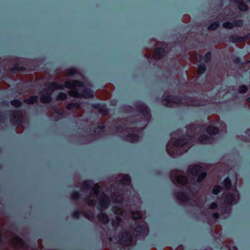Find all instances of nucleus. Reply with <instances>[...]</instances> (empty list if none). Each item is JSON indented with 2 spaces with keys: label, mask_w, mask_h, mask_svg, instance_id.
Returning a JSON list of instances; mask_svg holds the SVG:
<instances>
[{
  "label": "nucleus",
  "mask_w": 250,
  "mask_h": 250,
  "mask_svg": "<svg viewBox=\"0 0 250 250\" xmlns=\"http://www.w3.org/2000/svg\"><path fill=\"white\" fill-rule=\"evenodd\" d=\"M211 139V137L208 136V135L203 134H202L201 135H200L198 138L197 140L199 142H200L201 144H206L208 142V141Z\"/></svg>",
  "instance_id": "393cba45"
},
{
  "label": "nucleus",
  "mask_w": 250,
  "mask_h": 250,
  "mask_svg": "<svg viewBox=\"0 0 250 250\" xmlns=\"http://www.w3.org/2000/svg\"><path fill=\"white\" fill-rule=\"evenodd\" d=\"M124 139L130 143H135L139 141L140 136L137 134L129 133L125 136Z\"/></svg>",
  "instance_id": "f3484780"
},
{
  "label": "nucleus",
  "mask_w": 250,
  "mask_h": 250,
  "mask_svg": "<svg viewBox=\"0 0 250 250\" xmlns=\"http://www.w3.org/2000/svg\"><path fill=\"white\" fill-rule=\"evenodd\" d=\"M207 70V65L205 63L201 62L197 65V74L201 76L204 74Z\"/></svg>",
  "instance_id": "5701e85b"
},
{
  "label": "nucleus",
  "mask_w": 250,
  "mask_h": 250,
  "mask_svg": "<svg viewBox=\"0 0 250 250\" xmlns=\"http://www.w3.org/2000/svg\"><path fill=\"white\" fill-rule=\"evenodd\" d=\"M131 217L133 220H140L142 218V215L139 211H132L131 212Z\"/></svg>",
  "instance_id": "7c9ffc66"
},
{
  "label": "nucleus",
  "mask_w": 250,
  "mask_h": 250,
  "mask_svg": "<svg viewBox=\"0 0 250 250\" xmlns=\"http://www.w3.org/2000/svg\"><path fill=\"white\" fill-rule=\"evenodd\" d=\"M81 194L78 191H74L70 194V197L74 200L77 201L80 199Z\"/></svg>",
  "instance_id": "4c0bfd02"
},
{
  "label": "nucleus",
  "mask_w": 250,
  "mask_h": 250,
  "mask_svg": "<svg viewBox=\"0 0 250 250\" xmlns=\"http://www.w3.org/2000/svg\"><path fill=\"white\" fill-rule=\"evenodd\" d=\"M50 86L48 88L44 89L42 92L44 95L51 94L54 89H63L64 87L72 89L69 92V95L72 97L85 99L91 98L94 97L93 91L89 88L85 86V83L79 80H73L71 81H66L64 85L59 84L56 82L49 83Z\"/></svg>",
  "instance_id": "f257e3e1"
},
{
  "label": "nucleus",
  "mask_w": 250,
  "mask_h": 250,
  "mask_svg": "<svg viewBox=\"0 0 250 250\" xmlns=\"http://www.w3.org/2000/svg\"><path fill=\"white\" fill-rule=\"evenodd\" d=\"M188 170L190 175L197 177V182L199 183H201L207 176V173L203 167L199 164L190 165Z\"/></svg>",
  "instance_id": "f03ea898"
},
{
  "label": "nucleus",
  "mask_w": 250,
  "mask_h": 250,
  "mask_svg": "<svg viewBox=\"0 0 250 250\" xmlns=\"http://www.w3.org/2000/svg\"><path fill=\"white\" fill-rule=\"evenodd\" d=\"M99 204L97 207L98 210L103 211L104 209L107 208L110 205V199L104 192H102L99 198Z\"/></svg>",
  "instance_id": "0eeeda50"
},
{
  "label": "nucleus",
  "mask_w": 250,
  "mask_h": 250,
  "mask_svg": "<svg viewBox=\"0 0 250 250\" xmlns=\"http://www.w3.org/2000/svg\"><path fill=\"white\" fill-rule=\"evenodd\" d=\"M224 40L225 42H231L232 43L241 42V37L239 36L237 34L234 33L225 37Z\"/></svg>",
  "instance_id": "ddd939ff"
},
{
  "label": "nucleus",
  "mask_w": 250,
  "mask_h": 250,
  "mask_svg": "<svg viewBox=\"0 0 250 250\" xmlns=\"http://www.w3.org/2000/svg\"><path fill=\"white\" fill-rule=\"evenodd\" d=\"M117 132H123L125 131V127L122 125H118L115 127Z\"/></svg>",
  "instance_id": "09e8293b"
},
{
  "label": "nucleus",
  "mask_w": 250,
  "mask_h": 250,
  "mask_svg": "<svg viewBox=\"0 0 250 250\" xmlns=\"http://www.w3.org/2000/svg\"><path fill=\"white\" fill-rule=\"evenodd\" d=\"M81 214L82 212L81 211L78 209H76L72 212L71 215L72 218L75 219H79L80 218Z\"/></svg>",
  "instance_id": "37998d69"
},
{
  "label": "nucleus",
  "mask_w": 250,
  "mask_h": 250,
  "mask_svg": "<svg viewBox=\"0 0 250 250\" xmlns=\"http://www.w3.org/2000/svg\"><path fill=\"white\" fill-rule=\"evenodd\" d=\"M233 62L235 64H240L242 63V61L239 57H236L233 59Z\"/></svg>",
  "instance_id": "3c124183"
},
{
  "label": "nucleus",
  "mask_w": 250,
  "mask_h": 250,
  "mask_svg": "<svg viewBox=\"0 0 250 250\" xmlns=\"http://www.w3.org/2000/svg\"><path fill=\"white\" fill-rule=\"evenodd\" d=\"M212 217L214 219H218L219 217V214L218 212H214L212 214Z\"/></svg>",
  "instance_id": "6e6d98bb"
},
{
  "label": "nucleus",
  "mask_w": 250,
  "mask_h": 250,
  "mask_svg": "<svg viewBox=\"0 0 250 250\" xmlns=\"http://www.w3.org/2000/svg\"><path fill=\"white\" fill-rule=\"evenodd\" d=\"M218 205L216 202H212L210 205L209 208L211 209H215L217 208Z\"/></svg>",
  "instance_id": "603ef678"
},
{
  "label": "nucleus",
  "mask_w": 250,
  "mask_h": 250,
  "mask_svg": "<svg viewBox=\"0 0 250 250\" xmlns=\"http://www.w3.org/2000/svg\"><path fill=\"white\" fill-rule=\"evenodd\" d=\"M220 23L219 21H215L214 22L211 23L208 27V29L209 30H214L217 29L220 26Z\"/></svg>",
  "instance_id": "473e14b6"
},
{
  "label": "nucleus",
  "mask_w": 250,
  "mask_h": 250,
  "mask_svg": "<svg viewBox=\"0 0 250 250\" xmlns=\"http://www.w3.org/2000/svg\"><path fill=\"white\" fill-rule=\"evenodd\" d=\"M91 107L93 109L98 110L99 113L104 116L106 115L109 112V110L104 104H102L101 103H93L91 104Z\"/></svg>",
  "instance_id": "9d476101"
},
{
  "label": "nucleus",
  "mask_w": 250,
  "mask_h": 250,
  "mask_svg": "<svg viewBox=\"0 0 250 250\" xmlns=\"http://www.w3.org/2000/svg\"><path fill=\"white\" fill-rule=\"evenodd\" d=\"M248 88L247 86L244 84H242L239 86L238 88V92L241 94H244L247 92Z\"/></svg>",
  "instance_id": "a18cd8bd"
},
{
  "label": "nucleus",
  "mask_w": 250,
  "mask_h": 250,
  "mask_svg": "<svg viewBox=\"0 0 250 250\" xmlns=\"http://www.w3.org/2000/svg\"><path fill=\"white\" fill-rule=\"evenodd\" d=\"M14 239L21 247H23L24 246V242L22 238L20 237L16 236L15 237Z\"/></svg>",
  "instance_id": "de8ad7c7"
},
{
  "label": "nucleus",
  "mask_w": 250,
  "mask_h": 250,
  "mask_svg": "<svg viewBox=\"0 0 250 250\" xmlns=\"http://www.w3.org/2000/svg\"><path fill=\"white\" fill-rule=\"evenodd\" d=\"M232 250H238V249L236 246H234L232 247Z\"/></svg>",
  "instance_id": "052dcab7"
},
{
  "label": "nucleus",
  "mask_w": 250,
  "mask_h": 250,
  "mask_svg": "<svg viewBox=\"0 0 250 250\" xmlns=\"http://www.w3.org/2000/svg\"><path fill=\"white\" fill-rule=\"evenodd\" d=\"M244 24V21L242 20H235L233 22L229 21L225 22L223 23V26L225 28L231 29L234 26L241 27Z\"/></svg>",
  "instance_id": "9b49d317"
},
{
  "label": "nucleus",
  "mask_w": 250,
  "mask_h": 250,
  "mask_svg": "<svg viewBox=\"0 0 250 250\" xmlns=\"http://www.w3.org/2000/svg\"><path fill=\"white\" fill-rule=\"evenodd\" d=\"M91 189L93 190L94 195L97 196L100 192L101 187L99 184L96 183Z\"/></svg>",
  "instance_id": "79ce46f5"
},
{
  "label": "nucleus",
  "mask_w": 250,
  "mask_h": 250,
  "mask_svg": "<svg viewBox=\"0 0 250 250\" xmlns=\"http://www.w3.org/2000/svg\"><path fill=\"white\" fill-rule=\"evenodd\" d=\"M116 220V224L117 225L119 226L121 223L122 222V219L119 216H116L115 217Z\"/></svg>",
  "instance_id": "5fc2aeb1"
},
{
  "label": "nucleus",
  "mask_w": 250,
  "mask_h": 250,
  "mask_svg": "<svg viewBox=\"0 0 250 250\" xmlns=\"http://www.w3.org/2000/svg\"><path fill=\"white\" fill-rule=\"evenodd\" d=\"M93 184L92 180H88L83 181L82 183V190H89L92 188L91 185Z\"/></svg>",
  "instance_id": "4be33fe9"
},
{
  "label": "nucleus",
  "mask_w": 250,
  "mask_h": 250,
  "mask_svg": "<svg viewBox=\"0 0 250 250\" xmlns=\"http://www.w3.org/2000/svg\"><path fill=\"white\" fill-rule=\"evenodd\" d=\"M67 99V95L64 92H60L56 96V99L58 101H64Z\"/></svg>",
  "instance_id": "e433bc0d"
},
{
  "label": "nucleus",
  "mask_w": 250,
  "mask_h": 250,
  "mask_svg": "<svg viewBox=\"0 0 250 250\" xmlns=\"http://www.w3.org/2000/svg\"><path fill=\"white\" fill-rule=\"evenodd\" d=\"M237 203V199L235 198L234 194L232 193H227L225 197L224 205L221 207L222 211L228 212L230 211L233 205Z\"/></svg>",
  "instance_id": "7ed1b4c3"
},
{
  "label": "nucleus",
  "mask_w": 250,
  "mask_h": 250,
  "mask_svg": "<svg viewBox=\"0 0 250 250\" xmlns=\"http://www.w3.org/2000/svg\"><path fill=\"white\" fill-rule=\"evenodd\" d=\"M238 9L241 12H246L249 10L248 6L244 1H239L237 3Z\"/></svg>",
  "instance_id": "c85d7f7f"
},
{
  "label": "nucleus",
  "mask_w": 250,
  "mask_h": 250,
  "mask_svg": "<svg viewBox=\"0 0 250 250\" xmlns=\"http://www.w3.org/2000/svg\"><path fill=\"white\" fill-rule=\"evenodd\" d=\"M39 97L36 95L30 96L29 98L24 99L23 102L27 104H32L38 102Z\"/></svg>",
  "instance_id": "b1692460"
},
{
  "label": "nucleus",
  "mask_w": 250,
  "mask_h": 250,
  "mask_svg": "<svg viewBox=\"0 0 250 250\" xmlns=\"http://www.w3.org/2000/svg\"><path fill=\"white\" fill-rule=\"evenodd\" d=\"M223 184L227 189H229L232 186L231 182L228 177L225 178L223 182Z\"/></svg>",
  "instance_id": "72a5a7b5"
},
{
  "label": "nucleus",
  "mask_w": 250,
  "mask_h": 250,
  "mask_svg": "<svg viewBox=\"0 0 250 250\" xmlns=\"http://www.w3.org/2000/svg\"><path fill=\"white\" fill-rule=\"evenodd\" d=\"M177 45L179 46H180V47H182L183 45V41L182 40H180V41H178L177 42Z\"/></svg>",
  "instance_id": "4d7b16f0"
},
{
  "label": "nucleus",
  "mask_w": 250,
  "mask_h": 250,
  "mask_svg": "<svg viewBox=\"0 0 250 250\" xmlns=\"http://www.w3.org/2000/svg\"><path fill=\"white\" fill-rule=\"evenodd\" d=\"M2 242V236L0 234V243Z\"/></svg>",
  "instance_id": "0e129e2a"
},
{
  "label": "nucleus",
  "mask_w": 250,
  "mask_h": 250,
  "mask_svg": "<svg viewBox=\"0 0 250 250\" xmlns=\"http://www.w3.org/2000/svg\"><path fill=\"white\" fill-rule=\"evenodd\" d=\"M53 107H54L55 108V113L59 115H61V116H62L63 115V112L59 109L57 108L55 105H53Z\"/></svg>",
  "instance_id": "864d4df0"
},
{
  "label": "nucleus",
  "mask_w": 250,
  "mask_h": 250,
  "mask_svg": "<svg viewBox=\"0 0 250 250\" xmlns=\"http://www.w3.org/2000/svg\"><path fill=\"white\" fill-rule=\"evenodd\" d=\"M205 126L204 125L190 124L186 126V128L191 132H193L194 129H198L200 131H203Z\"/></svg>",
  "instance_id": "a211bd4d"
},
{
  "label": "nucleus",
  "mask_w": 250,
  "mask_h": 250,
  "mask_svg": "<svg viewBox=\"0 0 250 250\" xmlns=\"http://www.w3.org/2000/svg\"><path fill=\"white\" fill-rule=\"evenodd\" d=\"M19 89L21 91L26 92L28 90L29 86L25 83H20L18 86Z\"/></svg>",
  "instance_id": "a19ab883"
},
{
  "label": "nucleus",
  "mask_w": 250,
  "mask_h": 250,
  "mask_svg": "<svg viewBox=\"0 0 250 250\" xmlns=\"http://www.w3.org/2000/svg\"><path fill=\"white\" fill-rule=\"evenodd\" d=\"M80 107L81 104L79 102H70L66 105V108L68 110H70L73 108L78 109Z\"/></svg>",
  "instance_id": "cd10ccee"
},
{
  "label": "nucleus",
  "mask_w": 250,
  "mask_h": 250,
  "mask_svg": "<svg viewBox=\"0 0 250 250\" xmlns=\"http://www.w3.org/2000/svg\"><path fill=\"white\" fill-rule=\"evenodd\" d=\"M83 215L89 221H92L94 218V215L92 212H84Z\"/></svg>",
  "instance_id": "c03bdc74"
},
{
  "label": "nucleus",
  "mask_w": 250,
  "mask_h": 250,
  "mask_svg": "<svg viewBox=\"0 0 250 250\" xmlns=\"http://www.w3.org/2000/svg\"><path fill=\"white\" fill-rule=\"evenodd\" d=\"M97 127L92 130V132L97 135H101L105 132V126L103 123L99 122Z\"/></svg>",
  "instance_id": "aec40b11"
},
{
  "label": "nucleus",
  "mask_w": 250,
  "mask_h": 250,
  "mask_svg": "<svg viewBox=\"0 0 250 250\" xmlns=\"http://www.w3.org/2000/svg\"><path fill=\"white\" fill-rule=\"evenodd\" d=\"M250 38V33H248L247 35L241 37V42H245Z\"/></svg>",
  "instance_id": "8fccbe9b"
},
{
  "label": "nucleus",
  "mask_w": 250,
  "mask_h": 250,
  "mask_svg": "<svg viewBox=\"0 0 250 250\" xmlns=\"http://www.w3.org/2000/svg\"><path fill=\"white\" fill-rule=\"evenodd\" d=\"M184 136L186 137L178 138L173 142V145L175 147H180L186 146L188 143L189 140L192 138V136L189 135L184 134Z\"/></svg>",
  "instance_id": "1a4fd4ad"
},
{
  "label": "nucleus",
  "mask_w": 250,
  "mask_h": 250,
  "mask_svg": "<svg viewBox=\"0 0 250 250\" xmlns=\"http://www.w3.org/2000/svg\"><path fill=\"white\" fill-rule=\"evenodd\" d=\"M97 217L99 221L104 224H106L109 222L108 217L104 212L99 213Z\"/></svg>",
  "instance_id": "412c9836"
},
{
  "label": "nucleus",
  "mask_w": 250,
  "mask_h": 250,
  "mask_svg": "<svg viewBox=\"0 0 250 250\" xmlns=\"http://www.w3.org/2000/svg\"><path fill=\"white\" fill-rule=\"evenodd\" d=\"M174 178L178 184L186 186L188 183V178L185 175L175 174Z\"/></svg>",
  "instance_id": "4468645a"
},
{
  "label": "nucleus",
  "mask_w": 250,
  "mask_h": 250,
  "mask_svg": "<svg viewBox=\"0 0 250 250\" xmlns=\"http://www.w3.org/2000/svg\"><path fill=\"white\" fill-rule=\"evenodd\" d=\"M222 190V188L221 186L218 185H215L212 189V193L214 194V195H218L219 193H220Z\"/></svg>",
  "instance_id": "f704fd0d"
},
{
  "label": "nucleus",
  "mask_w": 250,
  "mask_h": 250,
  "mask_svg": "<svg viewBox=\"0 0 250 250\" xmlns=\"http://www.w3.org/2000/svg\"><path fill=\"white\" fill-rule=\"evenodd\" d=\"M131 178L128 174H125L123 176L122 179L120 180V183L122 185L128 186L131 183Z\"/></svg>",
  "instance_id": "a878e982"
},
{
  "label": "nucleus",
  "mask_w": 250,
  "mask_h": 250,
  "mask_svg": "<svg viewBox=\"0 0 250 250\" xmlns=\"http://www.w3.org/2000/svg\"><path fill=\"white\" fill-rule=\"evenodd\" d=\"M27 70L26 66H19L17 63H15L13 67L10 69V72L13 74H16L17 72H25Z\"/></svg>",
  "instance_id": "dca6fc26"
},
{
  "label": "nucleus",
  "mask_w": 250,
  "mask_h": 250,
  "mask_svg": "<svg viewBox=\"0 0 250 250\" xmlns=\"http://www.w3.org/2000/svg\"><path fill=\"white\" fill-rule=\"evenodd\" d=\"M212 55L210 52H208L205 55L202 56L203 61L205 63H208L211 62Z\"/></svg>",
  "instance_id": "2f4dec72"
},
{
  "label": "nucleus",
  "mask_w": 250,
  "mask_h": 250,
  "mask_svg": "<svg viewBox=\"0 0 250 250\" xmlns=\"http://www.w3.org/2000/svg\"><path fill=\"white\" fill-rule=\"evenodd\" d=\"M120 244L126 247H130L135 243V240L131 232L125 230L119 236Z\"/></svg>",
  "instance_id": "20e7f679"
},
{
  "label": "nucleus",
  "mask_w": 250,
  "mask_h": 250,
  "mask_svg": "<svg viewBox=\"0 0 250 250\" xmlns=\"http://www.w3.org/2000/svg\"><path fill=\"white\" fill-rule=\"evenodd\" d=\"M247 101L248 102V103H250V97H249L247 98Z\"/></svg>",
  "instance_id": "e2e57ef3"
},
{
  "label": "nucleus",
  "mask_w": 250,
  "mask_h": 250,
  "mask_svg": "<svg viewBox=\"0 0 250 250\" xmlns=\"http://www.w3.org/2000/svg\"><path fill=\"white\" fill-rule=\"evenodd\" d=\"M173 96L174 95H169L165 96V95H164L163 96V100L168 104H173V102H174Z\"/></svg>",
  "instance_id": "c9c22d12"
},
{
  "label": "nucleus",
  "mask_w": 250,
  "mask_h": 250,
  "mask_svg": "<svg viewBox=\"0 0 250 250\" xmlns=\"http://www.w3.org/2000/svg\"><path fill=\"white\" fill-rule=\"evenodd\" d=\"M250 63V60L248 61H247L245 63Z\"/></svg>",
  "instance_id": "69168bd1"
},
{
  "label": "nucleus",
  "mask_w": 250,
  "mask_h": 250,
  "mask_svg": "<svg viewBox=\"0 0 250 250\" xmlns=\"http://www.w3.org/2000/svg\"><path fill=\"white\" fill-rule=\"evenodd\" d=\"M235 1V2L237 3H238L239 1H243L244 0H234Z\"/></svg>",
  "instance_id": "680f3d73"
},
{
  "label": "nucleus",
  "mask_w": 250,
  "mask_h": 250,
  "mask_svg": "<svg viewBox=\"0 0 250 250\" xmlns=\"http://www.w3.org/2000/svg\"><path fill=\"white\" fill-rule=\"evenodd\" d=\"M10 122L16 125H21L23 124L24 117L21 110L16 109L9 113Z\"/></svg>",
  "instance_id": "39448f33"
},
{
  "label": "nucleus",
  "mask_w": 250,
  "mask_h": 250,
  "mask_svg": "<svg viewBox=\"0 0 250 250\" xmlns=\"http://www.w3.org/2000/svg\"><path fill=\"white\" fill-rule=\"evenodd\" d=\"M181 38L182 40H184V39L186 40L187 39V36H184V35H181Z\"/></svg>",
  "instance_id": "bf43d9fd"
},
{
  "label": "nucleus",
  "mask_w": 250,
  "mask_h": 250,
  "mask_svg": "<svg viewBox=\"0 0 250 250\" xmlns=\"http://www.w3.org/2000/svg\"><path fill=\"white\" fill-rule=\"evenodd\" d=\"M135 226L134 228H131L136 233L137 236L143 235L147 233L148 228L147 224L145 221L136 222L134 224Z\"/></svg>",
  "instance_id": "423d86ee"
},
{
  "label": "nucleus",
  "mask_w": 250,
  "mask_h": 250,
  "mask_svg": "<svg viewBox=\"0 0 250 250\" xmlns=\"http://www.w3.org/2000/svg\"><path fill=\"white\" fill-rule=\"evenodd\" d=\"M68 75L71 77H74L76 75H80V73L77 67H71L67 69Z\"/></svg>",
  "instance_id": "bb28decb"
},
{
  "label": "nucleus",
  "mask_w": 250,
  "mask_h": 250,
  "mask_svg": "<svg viewBox=\"0 0 250 250\" xmlns=\"http://www.w3.org/2000/svg\"><path fill=\"white\" fill-rule=\"evenodd\" d=\"M166 54L167 51L162 47L156 48L154 50V58L158 60L163 59L166 56Z\"/></svg>",
  "instance_id": "f8f14e48"
},
{
  "label": "nucleus",
  "mask_w": 250,
  "mask_h": 250,
  "mask_svg": "<svg viewBox=\"0 0 250 250\" xmlns=\"http://www.w3.org/2000/svg\"><path fill=\"white\" fill-rule=\"evenodd\" d=\"M247 131H248H248H250V129H248V130H247Z\"/></svg>",
  "instance_id": "338daca9"
},
{
  "label": "nucleus",
  "mask_w": 250,
  "mask_h": 250,
  "mask_svg": "<svg viewBox=\"0 0 250 250\" xmlns=\"http://www.w3.org/2000/svg\"><path fill=\"white\" fill-rule=\"evenodd\" d=\"M173 99L174 102H173V104H180L182 102V97L178 95H174Z\"/></svg>",
  "instance_id": "49530a36"
},
{
  "label": "nucleus",
  "mask_w": 250,
  "mask_h": 250,
  "mask_svg": "<svg viewBox=\"0 0 250 250\" xmlns=\"http://www.w3.org/2000/svg\"><path fill=\"white\" fill-rule=\"evenodd\" d=\"M10 104L12 105L17 108L20 107L22 105V102L18 99L11 100Z\"/></svg>",
  "instance_id": "58836bf2"
},
{
  "label": "nucleus",
  "mask_w": 250,
  "mask_h": 250,
  "mask_svg": "<svg viewBox=\"0 0 250 250\" xmlns=\"http://www.w3.org/2000/svg\"><path fill=\"white\" fill-rule=\"evenodd\" d=\"M135 107L137 111L145 117L150 116V109L144 103L136 104Z\"/></svg>",
  "instance_id": "6e6552de"
},
{
  "label": "nucleus",
  "mask_w": 250,
  "mask_h": 250,
  "mask_svg": "<svg viewBox=\"0 0 250 250\" xmlns=\"http://www.w3.org/2000/svg\"><path fill=\"white\" fill-rule=\"evenodd\" d=\"M40 100V102L42 104H48L51 101L52 97L51 96L49 95H44L43 94L41 96Z\"/></svg>",
  "instance_id": "c756f323"
},
{
  "label": "nucleus",
  "mask_w": 250,
  "mask_h": 250,
  "mask_svg": "<svg viewBox=\"0 0 250 250\" xmlns=\"http://www.w3.org/2000/svg\"><path fill=\"white\" fill-rule=\"evenodd\" d=\"M207 133L209 135H217L219 133V129L218 127L213 125H209L206 128Z\"/></svg>",
  "instance_id": "6ab92c4d"
},
{
  "label": "nucleus",
  "mask_w": 250,
  "mask_h": 250,
  "mask_svg": "<svg viewBox=\"0 0 250 250\" xmlns=\"http://www.w3.org/2000/svg\"><path fill=\"white\" fill-rule=\"evenodd\" d=\"M84 200L89 206H94L96 204V201L94 199H91L89 196H86Z\"/></svg>",
  "instance_id": "ea45409f"
},
{
  "label": "nucleus",
  "mask_w": 250,
  "mask_h": 250,
  "mask_svg": "<svg viewBox=\"0 0 250 250\" xmlns=\"http://www.w3.org/2000/svg\"><path fill=\"white\" fill-rule=\"evenodd\" d=\"M8 104H9V102L8 101H4L2 102V104L5 105H8Z\"/></svg>",
  "instance_id": "13d9d810"
},
{
  "label": "nucleus",
  "mask_w": 250,
  "mask_h": 250,
  "mask_svg": "<svg viewBox=\"0 0 250 250\" xmlns=\"http://www.w3.org/2000/svg\"><path fill=\"white\" fill-rule=\"evenodd\" d=\"M176 198L183 203H187L188 201L189 193L187 191H181L176 193Z\"/></svg>",
  "instance_id": "2eb2a0df"
}]
</instances>
